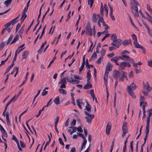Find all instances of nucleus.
Masks as SVG:
<instances>
[{
    "instance_id": "ddd939ff",
    "label": "nucleus",
    "mask_w": 152,
    "mask_h": 152,
    "mask_svg": "<svg viewBox=\"0 0 152 152\" xmlns=\"http://www.w3.org/2000/svg\"><path fill=\"white\" fill-rule=\"evenodd\" d=\"M97 15L98 16V17H99V20L97 22V25L99 27H101V25L100 22L102 23V22H103V15L101 16L99 14H97Z\"/></svg>"
},
{
    "instance_id": "aec40b11",
    "label": "nucleus",
    "mask_w": 152,
    "mask_h": 152,
    "mask_svg": "<svg viewBox=\"0 0 152 152\" xmlns=\"http://www.w3.org/2000/svg\"><path fill=\"white\" fill-rule=\"evenodd\" d=\"M133 43L135 47L137 48H140L142 47V46L139 44L137 40V41H134Z\"/></svg>"
},
{
    "instance_id": "09e8293b",
    "label": "nucleus",
    "mask_w": 152,
    "mask_h": 152,
    "mask_svg": "<svg viewBox=\"0 0 152 152\" xmlns=\"http://www.w3.org/2000/svg\"><path fill=\"white\" fill-rule=\"evenodd\" d=\"M85 64V63H82L81 66L80 67L79 69L80 72L83 70Z\"/></svg>"
},
{
    "instance_id": "f257e3e1",
    "label": "nucleus",
    "mask_w": 152,
    "mask_h": 152,
    "mask_svg": "<svg viewBox=\"0 0 152 152\" xmlns=\"http://www.w3.org/2000/svg\"><path fill=\"white\" fill-rule=\"evenodd\" d=\"M131 10L135 17L139 16L137 6H140L137 1L135 0H131L130 1Z\"/></svg>"
},
{
    "instance_id": "393cba45",
    "label": "nucleus",
    "mask_w": 152,
    "mask_h": 152,
    "mask_svg": "<svg viewBox=\"0 0 152 152\" xmlns=\"http://www.w3.org/2000/svg\"><path fill=\"white\" fill-rule=\"evenodd\" d=\"M76 102H77V104L78 106V107L80 109L81 108V106L80 105V104L82 103V101L81 100L77 99L76 100Z\"/></svg>"
},
{
    "instance_id": "9d476101",
    "label": "nucleus",
    "mask_w": 152,
    "mask_h": 152,
    "mask_svg": "<svg viewBox=\"0 0 152 152\" xmlns=\"http://www.w3.org/2000/svg\"><path fill=\"white\" fill-rule=\"evenodd\" d=\"M122 76L120 77L119 80L122 81H123L125 78H126L127 80V77H126L127 73L124 71H122Z\"/></svg>"
},
{
    "instance_id": "a18cd8bd",
    "label": "nucleus",
    "mask_w": 152,
    "mask_h": 152,
    "mask_svg": "<svg viewBox=\"0 0 152 152\" xmlns=\"http://www.w3.org/2000/svg\"><path fill=\"white\" fill-rule=\"evenodd\" d=\"M56 57L55 56L52 59V60L50 62L49 65L48 66V68L50 67V65L53 62V61H55V60L56 59Z\"/></svg>"
},
{
    "instance_id": "c03bdc74",
    "label": "nucleus",
    "mask_w": 152,
    "mask_h": 152,
    "mask_svg": "<svg viewBox=\"0 0 152 152\" xmlns=\"http://www.w3.org/2000/svg\"><path fill=\"white\" fill-rule=\"evenodd\" d=\"M94 2V0H88V4H90V7L91 8Z\"/></svg>"
},
{
    "instance_id": "6e6d98bb",
    "label": "nucleus",
    "mask_w": 152,
    "mask_h": 152,
    "mask_svg": "<svg viewBox=\"0 0 152 152\" xmlns=\"http://www.w3.org/2000/svg\"><path fill=\"white\" fill-rule=\"evenodd\" d=\"M23 90V88H22V89H21L19 91V92H18V94L17 95V96H16V97H15V100H16L18 97L20 95V94L22 92V91Z\"/></svg>"
},
{
    "instance_id": "7c9ffc66",
    "label": "nucleus",
    "mask_w": 152,
    "mask_h": 152,
    "mask_svg": "<svg viewBox=\"0 0 152 152\" xmlns=\"http://www.w3.org/2000/svg\"><path fill=\"white\" fill-rule=\"evenodd\" d=\"M12 0H7L4 1V4L7 7H8L9 5L11 3Z\"/></svg>"
},
{
    "instance_id": "4be33fe9",
    "label": "nucleus",
    "mask_w": 152,
    "mask_h": 152,
    "mask_svg": "<svg viewBox=\"0 0 152 152\" xmlns=\"http://www.w3.org/2000/svg\"><path fill=\"white\" fill-rule=\"evenodd\" d=\"M29 54V52L28 51H26L24 52L22 55V59L26 58Z\"/></svg>"
},
{
    "instance_id": "72a5a7b5",
    "label": "nucleus",
    "mask_w": 152,
    "mask_h": 152,
    "mask_svg": "<svg viewBox=\"0 0 152 152\" xmlns=\"http://www.w3.org/2000/svg\"><path fill=\"white\" fill-rule=\"evenodd\" d=\"M16 97V95H15L7 103L6 105H7V106H8L13 101V100L15 99Z\"/></svg>"
},
{
    "instance_id": "bb28decb",
    "label": "nucleus",
    "mask_w": 152,
    "mask_h": 152,
    "mask_svg": "<svg viewBox=\"0 0 152 152\" xmlns=\"http://www.w3.org/2000/svg\"><path fill=\"white\" fill-rule=\"evenodd\" d=\"M120 58H119V56H115L112 58V59H111V61L115 62H116V61H118L119 59Z\"/></svg>"
},
{
    "instance_id": "bf43d9fd",
    "label": "nucleus",
    "mask_w": 152,
    "mask_h": 152,
    "mask_svg": "<svg viewBox=\"0 0 152 152\" xmlns=\"http://www.w3.org/2000/svg\"><path fill=\"white\" fill-rule=\"evenodd\" d=\"M48 93V91L45 90V89L43 90L42 92V95L43 96H45Z\"/></svg>"
},
{
    "instance_id": "e2e57ef3",
    "label": "nucleus",
    "mask_w": 152,
    "mask_h": 152,
    "mask_svg": "<svg viewBox=\"0 0 152 152\" xmlns=\"http://www.w3.org/2000/svg\"><path fill=\"white\" fill-rule=\"evenodd\" d=\"M77 133L79 135L80 137H82L84 139V140H86L85 138V137L84 135L83 134L80 133H78V132Z\"/></svg>"
},
{
    "instance_id": "8fccbe9b",
    "label": "nucleus",
    "mask_w": 152,
    "mask_h": 152,
    "mask_svg": "<svg viewBox=\"0 0 152 152\" xmlns=\"http://www.w3.org/2000/svg\"><path fill=\"white\" fill-rule=\"evenodd\" d=\"M143 104L142 106L146 107L147 106V103L146 102H141L140 103V106H141Z\"/></svg>"
},
{
    "instance_id": "f8f14e48",
    "label": "nucleus",
    "mask_w": 152,
    "mask_h": 152,
    "mask_svg": "<svg viewBox=\"0 0 152 152\" xmlns=\"http://www.w3.org/2000/svg\"><path fill=\"white\" fill-rule=\"evenodd\" d=\"M111 128V126L110 123L108 122L106 126V133L107 135H109L110 132Z\"/></svg>"
},
{
    "instance_id": "1a4fd4ad",
    "label": "nucleus",
    "mask_w": 152,
    "mask_h": 152,
    "mask_svg": "<svg viewBox=\"0 0 152 152\" xmlns=\"http://www.w3.org/2000/svg\"><path fill=\"white\" fill-rule=\"evenodd\" d=\"M126 66H127L129 67H130L131 66V65L128 62H122L120 64L119 67L123 69H124L125 67Z\"/></svg>"
},
{
    "instance_id": "5fc2aeb1",
    "label": "nucleus",
    "mask_w": 152,
    "mask_h": 152,
    "mask_svg": "<svg viewBox=\"0 0 152 152\" xmlns=\"http://www.w3.org/2000/svg\"><path fill=\"white\" fill-rule=\"evenodd\" d=\"M13 36L12 35H11L10 37L9 38L8 40V41H7V45L10 42V41H11L12 38H13Z\"/></svg>"
},
{
    "instance_id": "cd10ccee",
    "label": "nucleus",
    "mask_w": 152,
    "mask_h": 152,
    "mask_svg": "<svg viewBox=\"0 0 152 152\" xmlns=\"http://www.w3.org/2000/svg\"><path fill=\"white\" fill-rule=\"evenodd\" d=\"M18 34H16V35L15 37L14 38L13 40H12V41L11 42L10 44H13V43L15 42L17 40H18Z\"/></svg>"
},
{
    "instance_id": "58836bf2",
    "label": "nucleus",
    "mask_w": 152,
    "mask_h": 152,
    "mask_svg": "<svg viewBox=\"0 0 152 152\" xmlns=\"http://www.w3.org/2000/svg\"><path fill=\"white\" fill-rule=\"evenodd\" d=\"M86 109L88 111H90L91 110V107H90V105L88 103H87V105L86 107Z\"/></svg>"
},
{
    "instance_id": "4468645a",
    "label": "nucleus",
    "mask_w": 152,
    "mask_h": 152,
    "mask_svg": "<svg viewBox=\"0 0 152 152\" xmlns=\"http://www.w3.org/2000/svg\"><path fill=\"white\" fill-rule=\"evenodd\" d=\"M146 85L144 83H143V87L145 88L147 90L148 92L150 91L152 89V88L150 87L148 82L146 83Z\"/></svg>"
},
{
    "instance_id": "a19ab883",
    "label": "nucleus",
    "mask_w": 152,
    "mask_h": 152,
    "mask_svg": "<svg viewBox=\"0 0 152 152\" xmlns=\"http://www.w3.org/2000/svg\"><path fill=\"white\" fill-rule=\"evenodd\" d=\"M103 59V57H100L96 61V63L97 64H100L102 61Z\"/></svg>"
},
{
    "instance_id": "79ce46f5",
    "label": "nucleus",
    "mask_w": 152,
    "mask_h": 152,
    "mask_svg": "<svg viewBox=\"0 0 152 152\" xmlns=\"http://www.w3.org/2000/svg\"><path fill=\"white\" fill-rule=\"evenodd\" d=\"M14 71H15L16 72V73L14 76V77H15L18 73V68L17 67H14Z\"/></svg>"
},
{
    "instance_id": "f704fd0d",
    "label": "nucleus",
    "mask_w": 152,
    "mask_h": 152,
    "mask_svg": "<svg viewBox=\"0 0 152 152\" xmlns=\"http://www.w3.org/2000/svg\"><path fill=\"white\" fill-rule=\"evenodd\" d=\"M2 138L6 142V139L4 138L5 137H7V133L6 132H4L2 133Z\"/></svg>"
},
{
    "instance_id": "603ef678",
    "label": "nucleus",
    "mask_w": 152,
    "mask_h": 152,
    "mask_svg": "<svg viewBox=\"0 0 152 152\" xmlns=\"http://www.w3.org/2000/svg\"><path fill=\"white\" fill-rule=\"evenodd\" d=\"M76 123V120L75 119H73L71 125L72 126H75Z\"/></svg>"
},
{
    "instance_id": "4d7b16f0",
    "label": "nucleus",
    "mask_w": 152,
    "mask_h": 152,
    "mask_svg": "<svg viewBox=\"0 0 152 152\" xmlns=\"http://www.w3.org/2000/svg\"><path fill=\"white\" fill-rule=\"evenodd\" d=\"M74 78L75 79L79 80H81L82 79V78L81 77L77 75H75L74 76Z\"/></svg>"
},
{
    "instance_id": "c85d7f7f",
    "label": "nucleus",
    "mask_w": 152,
    "mask_h": 152,
    "mask_svg": "<svg viewBox=\"0 0 152 152\" xmlns=\"http://www.w3.org/2000/svg\"><path fill=\"white\" fill-rule=\"evenodd\" d=\"M91 77V74L90 72H87V81L88 83H89V81L90 80Z\"/></svg>"
},
{
    "instance_id": "e433bc0d",
    "label": "nucleus",
    "mask_w": 152,
    "mask_h": 152,
    "mask_svg": "<svg viewBox=\"0 0 152 152\" xmlns=\"http://www.w3.org/2000/svg\"><path fill=\"white\" fill-rule=\"evenodd\" d=\"M106 51L103 49H102L100 51V54L102 57L106 53Z\"/></svg>"
},
{
    "instance_id": "c9c22d12",
    "label": "nucleus",
    "mask_w": 152,
    "mask_h": 152,
    "mask_svg": "<svg viewBox=\"0 0 152 152\" xmlns=\"http://www.w3.org/2000/svg\"><path fill=\"white\" fill-rule=\"evenodd\" d=\"M67 78L65 77L59 83H63L66 84V79Z\"/></svg>"
},
{
    "instance_id": "49530a36",
    "label": "nucleus",
    "mask_w": 152,
    "mask_h": 152,
    "mask_svg": "<svg viewBox=\"0 0 152 152\" xmlns=\"http://www.w3.org/2000/svg\"><path fill=\"white\" fill-rule=\"evenodd\" d=\"M20 144L21 147L22 148H23L26 147V145L23 142L21 141H20Z\"/></svg>"
},
{
    "instance_id": "a211bd4d",
    "label": "nucleus",
    "mask_w": 152,
    "mask_h": 152,
    "mask_svg": "<svg viewBox=\"0 0 152 152\" xmlns=\"http://www.w3.org/2000/svg\"><path fill=\"white\" fill-rule=\"evenodd\" d=\"M127 91L129 94L133 98L135 99L136 98L135 94L133 91H131V90H127Z\"/></svg>"
},
{
    "instance_id": "37998d69",
    "label": "nucleus",
    "mask_w": 152,
    "mask_h": 152,
    "mask_svg": "<svg viewBox=\"0 0 152 152\" xmlns=\"http://www.w3.org/2000/svg\"><path fill=\"white\" fill-rule=\"evenodd\" d=\"M104 9L103 7V4L102 3H101V7L100 8V13L102 15H103Z\"/></svg>"
},
{
    "instance_id": "2f4dec72",
    "label": "nucleus",
    "mask_w": 152,
    "mask_h": 152,
    "mask_svg": "<svg viewBox=\"0 0 152 152\" xmlns=\"http://www.w3.org/2000/svg\"><path fill=\"white\" fill-rule=\"evenodd\" d=\"M87 142V140H83V141L82 143V145H81V148L80 149V151H82V150L83 149L85 145L86 144Z\"/></svg>"
},
{
    "instance_id": "39448f33",
    "label": "nucleus",
    "mask_w": 152,
    "mask_h": 152,
    "mask_svg": "<svg viewBox=\"0 0 152 152\" xmlns=\"http://www.w3.org/2000/svg\"><path fill=\"white\" fill-rule=\"evenodd\" d=\"M122 130L123 131L122 137H124L128 132V130L127 127V123L125 121L123 122L122 127Z\"/></svg>"
},
{
    "instance_id": "864d4df0",
    "label": "nucleus",
    "mask_w": 152,
    "mask_h": 152,
    "mask_svg": "<svg viewBox=\"0 0 152 152\" xmlns=\"http://www.w3.org/2000/svg\"><path fill=\"white\" fill-rule=\"evenodd\" d=\"M20 23H18L16 27V29H15V33H16L18 31L19 28H20Z\"/></svg>"
},
{
    "instance_id": "473e14b6",
    "label": "nucleus",
    "mask_w": 152,
    "mask_h": 152,
    "mask_svg": "<svg viewBox=\"0 0 152 152\" xmlns=\"http://www.w3.org/2000/svg\"><path fill=\"white\" fill-rule=\"evenodd\" d=\"M49 10H50V8L48 7L47 10L46 11V12L45 13V14L44 15H43V16L42 18V20H41V22L42 23H43V22L44 20V18H45V15H47V13H48L49 12Z\"/></svg>"
},
{
    "instance_id": "0eeeda50",
    "label": "nucleus",
    "mask_w": 152,
    "mask_h": 152,
    "mask_svg": "<svg viewBox=\"0 0 152 152\" xmlns=\"http://www.w3.org/2000/svg\"><path fill=\"white\" fill-rule=\"evenodd\" d=\"M121 75L120 72L118 71L115 70L113 72V77L116 80H118V78Z\"/></svg>"
},
{
    "instance_id": "f3484780",
    "label": "nucleus",
    "mask_w": 152,
    "mask_h": 152,
    "mask_svg": "<svg viewBox=\"0 0 152 152\" xmlns=\"http://www.w3.org/2000/svg\"><path fill=\"white\" fill-rule=\"evenodd\" d=\"M99 17L97 15V14H96L95 13H94L92 17V21L94 22H96L97 21Z\"/></svg>"
},
{
    "instance_id": "ea45409f",
    "label": "nucleus",
    "mask_w": 152,
    "mask_h": 152,
    "mask_svg": "<svg viewBox=\"0 0 152 152\" xmlns=\"http://www.w3.org/2000/svg\"><path fill=\"white\" fill-rule=\"evenodd\" d=\"M67 81L69 83H73L74 80L73 79L72 77H71L70 78H68L67 77H66Z\"/></svg>"
},
{
    "instance_id": "680f3d73",
    "label": "nucleus",
    "mask_w": 152,
    "mask_h": 152,
    "mask_svg": "<svg viewBox=\"0 0 152 152\" xmlns=\"http://www.w3.org/2000/svg\"><path fill=\"white\" fill-rule=\"evenodd\" d=\"M132 39L134 40V41H137V37L136 35L135 34H133L132 35Z\"/></svg>"
},
{
    "instance_id": "6e6552de",
    "label": "nucleus",
    "mask_w": 152,
    "mask_h": 152,
    "mask_svg": "<svg viewBox=\"0 0 152 152\" xmlns=\"http://www.w3.org/2000/svg\"><path fill=\"white\" fill-rule=\"evenodd\" d=\"M137 86L133 82L132 83L130 86H128L127 88V90L133 91L136 89Z\"/></svg>"
},
{
    "instance_id": "6ab92c4d",
    "label": "nucleus",
    "mask_w": 152,
    "mask_h": 152,
    "mask_svg": "<svg viewBox=\"0 0 152 152\" xmlns=\"http://www.w3.org/2000/svg\"><path fill=\"white\" fill-rule=\"evenodd\" d=\"M109 7L110 10V17L113 20H115V18L114 16L112 14L113 12V9L110 5H109Z\"/></svg>"
},
{
    "instance_id": "4c0bfd02",
    "label": "nucleus",
    "mask_w": 152,
    "mask_h": 152,
    "mask_svg": "<svg viewBox=\"0 0 152 152\" xmlns=\"http://www.w3.org/2000/svg\"><path fill=\"white\" fill-rule=\"evenodd\" d=\"M24 30V29L23 27H22L21 28L20 30L18 32V33H19V34L21 37V36Z\"/></svg>"
},
{
    "instance_id": "b1692460",
    "label": "nucleus",
    "mask_w": 152,
    "mask_h": 152,
    "mask_svg": "<svg viewBox=\"0 0 152 152\" xmlns=\"http://www.w3.org/2000/svg\"><path fill=\"white\" fill-rule=\"evenodd\" d=\"M54 102L56 104L58 105L60 104V99L58 96L56 97L54 100Z\"/></svg>"
},
{
    "instance_id": "338daca9",
    "label": "nucleus",
    "mask_w": 152,
    "mask_h": 152,
    "mask_svg": "<svg viewBox=\"0 0 152 152\" xmlns=\"http://www.w3.org/2000/svg\"><path fill=\"white\" fill-rule=\"evenodd\" d=\"M110 35L109 34H106L105 36L102 39V41H104L107 37H109Z\"/></svg>"
},
{
    "instance_id": "69168bd1",
    "label": "nucleus",
    "mask_w": 152,
    "mask_h": 152,
    "mask_svg": "<svg viewBox=\"0 0 152 152\" xmlns=\"http://www.w3.org/2000/svg\"><path fill=\"white\" fill-rule=\"evenodd\" d=\"M77 130L79 132H83V130L81 128V126H79L78 128H77Z\"/></svg>"
},
{
    "instance_id": "774afa93",
    "label": "nucleus",
    "mask_w": 152,
    "mask_h": 152,
    "mask_svg": "<svg viewBox=\"0 0 152 152\" xmlns=\"http://www.w3.org/2000/svg\"><path fill=\"white\" fill-rule=\"evenodd\" d=\"M18 21L16 20L15 19H14L10 22H11V24H12V25H14V24L16 23Z\"/></svg>"
},
{
    "instance_id": "5701e85b",
    "label": "nucleus",
    "mask_w": 152,
    "mask_h": 152,
    "mask_svg": "<svg viewBox=\"0 0 152 152\" xmlns=\"http://www.w3.org/2000/svg\"><path fill=\"white\" fill-rule=\"evenodd\" d=\"M14 65V64L12 63L9 66L7 69H6L5 73L4 75H5L6 73H7V72H9V70L11 69V68L12 67V66Z\"/></svg>"
},
{
    "instance_id": "dca6fc26",
    "label": "nucleus",
    "mask_w": 152,
    "mask_h": 152,
    "mask_svg": "<svg viewBox=\"0 0 152 152\" xmlns=\"http://www.w3.org/2000/svg\"><path fill=\"white\" fill-rule=\"evenodd\" d=\"M131 42L132 41L131 39H129L128 40H125L123 41L122 43L124 46H125L129 45L130 43H131V44H132Z\"/></svg>"
},
{
    "instance_id": "a878e982",
    "label": "nucleus",
    "mask_w": 152,
    "mask_h": 152,
    "mask_svg": "<svg viewBox=\"0 0 152 152\" xmlns=\"http://www.w3.org/2000/svg\"><path fill=\"white\" fill-rule=\"evenodd\" d=\"M92 85L88 82L87 85L83 87V88L85 89H87L92 87Z\"/></svg>"
},
{
    "instance_id": "20e7f679",
    "label": "nucleus",
    "mask_w": 152,
    "mask_h": 152,
    "mask_svg": "<svg viewBox=\"0 0 152 152\" xmlns=\"http://www.w3.org/2000/svg\"><path fill=\"white\" fill-rule=\"evenodd\" d=\"M84 113L86 115L85 117V118L86 119L87 122L88 124L91 123L92 120L94 118V115L90 114L86 111H85Z\"/></svg>"
},
{
    "instance_id": "0e129e2a",
    "label": "nucleus",
    "mask_w": 152,
    "mask_h": 152,
    "mask_svg": "<svg viewBox=\"0 0 152 152\" xmlns=\"http://www.w3.org/2000/svg\"><path fill=\"white\" fill-rule=\"evenodd\" d=\"M58 140H59V143L63 145H64V143L63 142V141L62 140L61 138V137L59 138Z\"/></svg>"
},
{
    "instance_id": "f03ea898",
    "label": "nucleus",
    "mask_w": 152,
    "mask_h": 152,
    "mask_svg": "<svg viewBox=\"0 0 152 152\" xmlns=\"http://www.w3.org/2000/svg\"><path fill=\"white\" fill-rule=\"evenodd\" d=\"M112 69V66H111L110 63L108 62L107 65L106 66V70L104 77V83L106 85L107 84L106 83H107V78L109 71H111Z\"/></svg>"
},
{
    "instance_id": "de8ad7c7",
    "label": "nucleus",
    "mask_w": 152,
    "mask_h": 152,
    "mask_svg": "<svg viewBox=\"0 0 152 152\" xmlns=\"http://www.w3.org/2000/svg\"><path fill=\"white\" fill-rule=\"evenodd\" d=\"M59 119V116H57L55 119V125H57V124L58 122Z\"/></svg>"
},
{
    "instance_id": "3c124183",
    "label": "nucleus",
    "mask_w": 152,
    "mask_h": 152,
    "mask_svg": "<svg viewBox=\"0 0 152 152\" xmlns=\"http://www.w3.org/2000/svg\"><path fill=\"white\" fill-rule=\"evenodd\" d=\"M112 40L113 41L117 39V36L116 34H112Z\"/></svg>"
},
{
    "instance_id": "412c9836",
    "label": "nucleus",
    "mask_w": 152,
    "mask_h": 152,
    "mask_svg": "<svg viewBox=\"0 0 152 152\" xmlns=\"http://www.w3.org/2000/svg\"><path fill=\"white\" fill-rule=\"evenodd\" d=\"M129 56H127L125 55H123L121 56H119V58L123 60L126 61L129 60V58L128 57H129Z\"/></svg>"
},
{
    "instance_id": "c756f323",
    "label": "nucleus",
    "mask_w": 152,
    "mask_h": 152,
    "mask_svg": "<svg viewBox=\"0 0 152 152\" xmlns=\"http://www.w3.org/2000/svg\"><path fill=\"white\" fill-rule=\"evenodd\" d=\"M59 91L60 93L66 95V91L64 89H59Z\"/></svg>"
},
{
    "instance_id": "423d86ee",
    "label": "nucleus",
    "mask_w": 152,
    "mask_h": 152,
    "mask_svg": "<svg viewBox=\"0 0 152 152\" xmlns=\"http://www.w3.org/2000/svg\"><path fill=\"white\" fill-rule=\"evenodd\" d=\"M121 40L120 39H116L115 40L113 41L111 44L117 48H118L121 44Z\"/></svg>"
},
{
    "instance_id": "052dcab7",
    "label": "nucleus",
    "mask_w": 152,
    "mask_h": 152,
    "mask_svg": "<svg viewBox=\"0 0 152 152\" xmlns=\"http://www.w3.org/2000/svg\"><path fill=\"white\" fill-rule=\"evenodd\" d=\"M33 22H34V20L31 22L30 25L28 27L27 29V30L26 32V34H27V33L28 32V31L29 30V29L31 28V26H32V25L33 24Z\"/></svg>"
},
{
    "instance_id": "13d9d810",
    "label": "nucleus",
    "mask_w": 152,
    "mask_h": 152,
    "mask_svg": "<svg viewBox=\"0 0 152 152\" xmlns=\"http://www.w3.org/2000/svg\"><path fill=\"white\" fill-rule=\"evenodd\" d=\"M0 129L2 133L6 132L5 130L2 127V126L0 124Z\"/></svg>"
},
{
    "instance_id": "2eb2a0df",
    "label": "nucleus",
    "mask_w": 152,
    "mask_h": 152,
    "mask_svg": "<svg viewBox=\"0 0 152 152\" xmlns=\"http://www.w3.org/2000/svg\"><path fill=\"white\" fill-rule=\"evenodd\" d=\"M26 12V8L25 7L22 12V18H21V20H22V22H23L24 20L27 17L26 14H25Z\"/></svg>"
},
{
    "instance_id": "9b49d317",
    "label": "nucleus",
    "mask_w": 152,
    "mask_h": 152,
    "mask_svg": "<svg viewBox=\"0 0 152 152\" xmlns=\"http://www.w3.org/2000/svg\"><path fill=\"white\" fill-rule=\"evenodd\" d=\"M69 128L70 129L68 130V132L70 133V134H72L73 133L76 131L77 128L76 127L71 126Z\"/></svg>"
},
{
    "instance_id": "7ed1b4c3",
    "label": "nucleus",
    "mask_w": 152,
    "mask_h": 152,
    "mask_svg": "<svg viewBox=\"0 0 152 152\" xmlns=\"http://www.w3.org/2000/svg\"><path fill=\"white\" fill-rule=\"evenodd\" d=\"M86 33L88 34L90 36H92L94 35V37L95 36V26H94L92 28L93 33H92V30L90 26L87 25L86 27Z\"/></svg>"
}]
</instances>
